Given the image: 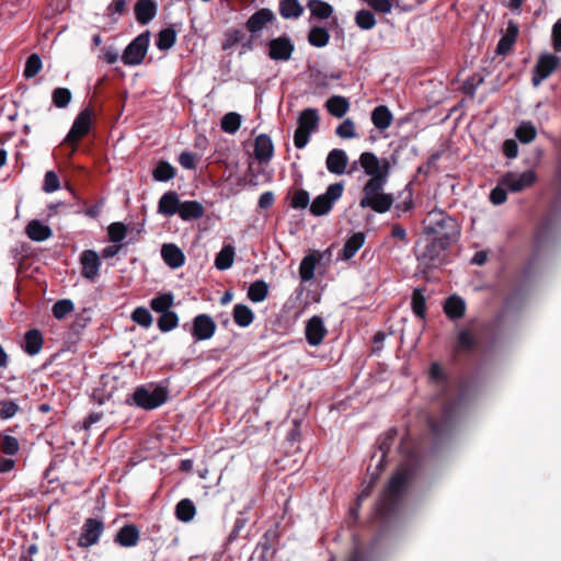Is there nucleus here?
I'll use <instances>...</instances> for the list:
<instances>
[{"label":"nucleus","instance_id":"nucleus-45","mask_svg":"<svg viewBox=\"0 0 561 561\" xmlns=\"http://www.w3.org/2000/svg\"><path fill=\"white\" fill-rule=\"evenodd\" d=\"M330 41V34L325 27L313 26L308 34V42L313 47H324Z\"/></svg>","mask_w":561,"mask_h":561},{"label":"nucleus","instance_id":"nucleus-12","mask_svg":"<svg viewBox=\"0 0 561 561\" xmlns=\"http://www.w3.org/2000/svg\"><path fill=\"white\" fill-rule=\"evenodd\" d=\"M559 57L551 54L540 56L534 69V75L531 78L533 84L538 87L554 71L559 65Z\"/></svg>","mask_w":561,"mask_h":561},{"label":"nucleus","instance_id":"nucleus-29","mask_svg":"<svg viewBox=\"0 0 561 561\" xmlns=\"http://www.w3.org/2000/svg\"><path fill=\"white\" fill-rule=\"evenodd\" d=\"M387 165L383 167V172L377 176H370L363 187V197L369 198L377 194L382 193V188L388 181Z\"/></svg>","mask_w":561,"mask_h":561},{"label":"nucleus","instance_id":"nucleus-40","mask_svg":"<svg viewBox=\"0 0 561 561\" xmlns=\"http://www.w3.org/2000/svg\"><path fill=\"white\" fill-rule=\"evenodd\" d=\"M196 514V507L190 499L181 500L175 506V516L179 520L188 523Z\"/></svg>","mask_w":561,"mask_h":561},{"label":"nucleus","instance_id":"nucleus-30","mask_svg":"<svg viewBox=\"0 0 561 561\" xmlns=\"http://www.w3.org/2000/svg\"><path fill=\"white\" fill-rule=\"evenodd\" d=\"M365 233L355 232L345 242L342 251L339 253V259L347 261L352 259L356 252L364 245Z\"/></svg>","mask_w":561,"mask_h":561},{"label":"nucleus","instance_id":"nucleus-8","mask_svg":"<svg viewBox=\"0 0 561 561\" xmlns=\"http://www.w3.org/2000/svg\"><path fill=\"white\" fill-rule=\"evenodd\" d=\"M104 523L99 518H87L81 527V534L78 539L80 548H89L99 542L104 531Z\"/></svg>","mask_w":561,"mask_h":561},{"label":"nucleus","instance_id":"nucleus-18","mask_svg":"<svg viewBox=\"0 0 561 561\" xmlns=\"http://www.w3.org/2000/svg\"><path fill=\"white\" fill-rule=\"evenodd\" d=\"M139 539V528L135 524H126L116 533L114 542L124 548H131L138 545Z\"/></svg>","mask_w":561,"mask_h":561},{"label":"nucleus","instance_id":"nucleus-46","mask_svg":"<svg viewBox=\"0 0 561 561\" xmlns=\"http://www.w3.org/2000/svg\"><path fill=\"white\" fill-rule=\"evenodd\" d=\"M307 7L310 9L311 14L320 20H327L333 13L332 5L322 0H309Z\"/></svg>","mask_w":561,"mask_h":561},{"label":"nucleus","instance_id":"nucleus-17","mask_svg":"<svg viewBox=\"0 0 561 561\" xmlns=\"http://www.w3.org/2000/svg\"><path fill=\"white\" fill-rule=\"evenodd\" d=\"M397 436H398L397 428H390L383 435L379 436L378 449L381 453V455H380V459L377 463V472L373 473V480H376L379 477L380 472L383 470V468L386 466V457H387L388 453L390 451Z\"/></svg>","mask_w":561,"mask_h":561},{"label":"nucleus","instance_id":"nucleus-33","mask_svg":"<svg viewBox=\"0 0 561 561\" xmlns=\"http://www.w3.org/2000/svg\"><path fill=\"white\" fill-rule=\"evenodd\" d=\"M428 378L431 381L442 388V394L445 396L449 386V376L437 362H434L430 366Z\"/></svg>","mask_w":561,"mask_h":561},{"label":"nucleus","instance_id":"nucleus-39","mask_svg":"<svg viewBox=\"0 0 561 561\" xmlns=\"http://www.w3.org/2000/svg\"><path fill=\"white\" fill-rule=\"evenodd\" d=\"M234 248L231 244L222 247L215 259V266L219 271H226L230 268L234 260Z\"/></svg>","mask_w":561,"mask_h":561},{"label":"nucleus","instance_id":"nucleus-4","mask_svg":"<svg viewBox=\"0 0 561 561\" xmlns=\"http://www.w3.org/2000/svg\"><path fill=\"white\" fill-rule=\"evenodd\" d=\"M93 111L85 107L76 116L70 130L65 137L62 145L70 146L71 150L69 157H72L78 148L80 140L85 137L92 128Z\"/></svg>","mask_w":561,"mask_h":561},{"label":"nucleus","instance_id":"nucleus-9","mask_svg":"<svg viewBox=\"0 0 561 561\" xmlns=\"http://www.w3.org/2000/svg\"><path fill=\"white\" fill-rule=\"evenodd\" d=\"M536 180V172L533 170H527L522 174L507 172L501 178V183L505 185L511 192L518 193L527 187L533 186Z\"/></svg>","mask_w":561,"mask_h":561},{"label":"nucleus","instance_id":"nucleus-52","mask_svg":"<svg viewBox=\"0 0 561 561\" xmlns=\"http://www.w3.org/2000/svg\"><path fill=\"white\" fill-rule=\"evenodd\" d=\"M42 67L43 62L41 57L37 54H31L25 61L23 76L26 79L34 78L42 70Z\"/></svg>","mask_w":561,"mask_h":561},{"label":"nucleus","instance_id":"nucleus-51","mask_svg":"<svg viewBox=\"0 0 561 561\" xmlns=\"http://www.w3.org/2000/svg\"><path fill=\"white\" fill-rule=\"evenodd\" d=\"M241 126V116L236 112H229L221 118L220 127L225 133L234 134Z\"/></svg>","mask_w":561,"mask_h":561},{"label":"nucleus","instance_id":"nucleus-35","mask_svg":"<svg viewBox=\"0 0 561 561\" xmlns=\"http://www.w3.org/2000/svg\"><path fill=\"white\" fill-rule=\"evenodd\" d=\"M320 260L321 255L318 253H311L301 260L299 275L304 282H309L314 277V270Z\"/></svg>","mask_w":561,"mask_h":561},{"label":"nucleus","instance_id":"nucleus-13","mask_svg":"<svg viewBox=\"0 0 561 561\" xmlns=\"http://www.w3.org/2000/svg\"><path fill=\"white\" fill-rule=\"evenodd\" d=\"M359 163L365 173L369 176H377L382 174L385 165H387V175L390 173L391 165L388 159L379 160L378 157L373 152H363L359 157Z\"/></svg>","mask_w":561,"mask_h":561},{"label":"nucleus","instance_id":"nucleus-23","mask_svg":"<svg viewBox=\"0 0 561 561\" xmlns=\"http://www.w3.org/2000/svg\"><path fill=\"white\" fill-rule=\"evenodd\" d=\"M134 11L137 22L146 25L157 15V4L153 0H138Z\"/></svg>","mask_w":561,"mask_h":561},{"label":"nucleus","instance_id":"nucleus-43","mask_svg":"<svg viewBox=\"0 0 561 561\" xmlns=\"http://www.w3.org/2000/svg\"><path fill=\"white\" fill-rule=\"evenodd\" d=\"M174 304V296L172 293L159 294L150 300V308L158 313L170 311Z\"/></svg>","mask_w":561,"mask_h":561},{"label":"nucleus","instance_id":"nucleus-37","mask_svg":"<svg viewBox=\"0 0 561 561\" xmlns=\"http://www.w3.org/2000/svg\"><path fill=\"white\" fill-rule=\"evenodd\" d=\"M233 321L241 328L249 327L254 320V313L250 307L243 304H237L232 311Z\"/></svg>","mask_w":561,"mask_h":561},{"label":"nucleus","instance_id":"nucleus-42","mask_svg":"<svg viewBox=\"0 0 561 561\" xmlns=\"http://www.w3.org/2000/svg\"><path fill=\"white\" fill-rule=\"evenodd\" d=\"M176 174L175 168L168 161L161 160L157 163L152 170V176L156 181L168 182L172 180Z\"/></svg>","mask_w":561,"mask_h":561},{"label":"nucleus","instance_id":"nucleus-64","mask_svg":"<svg viewBox=\"0 0 561 561\" xmlns=\"http://www.w3.org/2000/svg\"><path fill=\"white\" fill-rule=\"evenodd\" d=\"M507 191H510L505 185L499 181V184L491 191L490 201L494 205H501L507 199Z\"/></svg>","mask_w":561,"mask_h":561},{"label":"nucleus","instance_id":"nucleus-62","mask_svg":"<svg viewBox=\"0 0 561 561\" xmlns=\"http://www.w3.org/2000/svg\"><path fill=\"white\" fill-rule=\"evenodd\" d=\"M483 82V77H481L480 75H473L471 77H469L465 82H463V85H462V92L470 96V98H473L474 94H476V91L478 89V87Z\"/></svg>","mask_w":561,"mask_h":561},{"label":"nucleus","instance_id":"nucleus-47","mask_svg":"<svg viewBox=\"0 0 561 561\" xmlns=\"http://www.w3.org/2000/svg\"><path fill=\"white\" fill-rule=\"evenodd\" d=\"M176 42V32L172 27H167L158 33L156 45L160 50H169Z\"/></svg>","mask_w":561,"mask_h":561},{"label":"nucleus","instance_id":"nucleus-49","mask_svg":"<svg viewBox=\"0 0 561 561\" xmlns=\"http://www.w3.org/2000/svg\"><path fill=\"white\" fill-rule=\"evenodd\" d=\"M158 329L165 333L170 332L179 325V316L174 311H167L160 313L157 321Z\"/></svg>","mask_w":561,"mask_h":561},{"label":"nucleus","instance_id":"nucleus-48","mask_svg":"<svg viewBox=\"0 0 561 561\" xmlns=\"http://www.w3.org/2000/svg\"><path fill=\"white\" fill-rule=\"evenodd\" d=\"M537 136V129L531 122H522L515 130V137L522 144H529L535 140Z\"/></svg>","mask_w":561,"mask_h":561},{"label":"nucleus","instance_id":"nucleus-61","mask_svg":"<svg viewBox=\"0 0 561 561\" xmlns=\"http://www.w3.org/2000/svg\"><path fill=\"white\" fill-rule=\"evenodd\" d=\"M309 193L306 190L296 191L290 201V207L295 209L306 208L309 204Z\"/></svg>","mask_w":561,"mask_h":561},{"label":"nucleus","instance_id":"nucleus-1","mask_svg":"<svg viewBox=\"0 0 561 561\" xmlns=\"http://www.w3.org/2000/svg\"><path fill=\"white\" fill-rule=\"evenodd\" d=\"M410 478L407 469H401L391 477L375 507V514L380 520L388 519L397 512Z\"/></svg>","mask_w":561,"mask_h":561},{"label":"nucleus","instance_id":"nucleus-21","mask_svg":"<svg viewBox=\"0 0 561 561\" xmlns=\"http://www.w3.org/2000/svg\"><path fill=\"white\" fill-rule=\"evenodd\" d=\"M347 162V154L342 149L331 150L325 161L329 172L337 175L346 172Z\"/></svg>","mask_w":561,"mask_h":561},{"label":"nucleus","instance_id":"nucleus-24","mask_svg":"<svg viewBox=\"0 0 561 561\" xmlns=\"http://www.w3.org/2000/svg\"><path fill=\"white\" fill-rule=\"evenodd\" d=\"M161 256L164 263L171 268H179L185 262L184 253L178 245L173 243H165L162 245Z\"/></svg>","mask_w":561,"mask_h":561},{"label":"nucleus","instance_id":"nucleus-16","mask_svg":"<svg viewBox=\"0 0 561 561\" xmlns=\"http://www.w3.org/2000/svg\"><path fill=\"white\" fill-rule=\"evenodd\" d=\"M275 20V14L268 8H262L255 11L245 22L244 26L248 32L256 35L260 33L267 24L272 23Z\"/></svg>","mask_w":561,"mask_h":561},{"label":"nucleus","instance_id":"nucleus-60","mask_svg":"<svg viewBox=\"0 0 561 561\" xmlns=\"http://www.w3.org/2000/svg\"><path fill=\"white\" fill-rule=\"evenodd\" d=\"M335 134L344 139L354 138L356 136L354 122L351 118L344 119L336 127Z\"/></svg>","mask_w":561,"mask_h":561},{"label":"nucleus","instance_id":"nucleus-58","mask_svg":"<svg viewBox=\"0 0 561 561\" xmlns=\"http://www.w3.org/2000/svg\"><path fill=\"white\" fill-rule=\"evenodd\" d=\"M127 228L123 222H113L107 228V234L111 242L118 243L126 237Z\"/></svg>","mask_w":561,"mask_h":561},{"label":"nucleus","instance_id":"nucleus-34","mask_svg":"<svg viewBox=\"0 0 561 561\" xmlns=\"http://www.w3.org/2000/svg\"><path fill=\"white\" fill-rule=\"evenodd\" d=\"M328 112L337 118L343 117L350 110V102L345 96L333 95L325 102Z\"/></svg>","mask_w":561,"mask_h":561},{"label":"nucleus","instance_id":"nucleus-19","mask_svg":"<svg viewBox=\"0 0 561 561\" xmlns=\"http://www.w3.org/2000/svg\"><path fill=\"white\" fill-rule=\"evenodd\" d=\"M274 154V145L267 134L259 135L254 140V157L261 164L268 163Z\"/></svg>","mask_w":561,"mask_h":561},{"label":"nucleus","instance_id":"nucleus-6","mask_svg":"<svg viewBox=\"0 0 561 561\" xmlns=\"http://www.w3.org/2000/svg\"><path fill=\"white\" fill-rule=\"evenodd\" d=\"M150 43V32L145 31L135 37L125 48L122 55V61L126 66L140 65L148 51Z\"/></svg>","mask_w":561,"mask_h":561},{"label":"nucleus","instance_id":"nucleus-27","mask_svg":"<svg viewBox=\"0 0 561 561\" xmlns=\"http://www.w3.org/2000/svg\"><path fill=\"white\" fill-rule=\"evenodd\" d=\"M178 214L184 221L196 220L205 215V208L197 201H185L181 203Z\"/></svg>","mask_w":561,"mask_h":561},{"label":"nucleus","instance_id":"nucleus-36","mask_svg":"<svg viewBox=\"0 0 561 561\" xmlns=\"http://www.w3.org/2000/svg\"><path fill=\"white\" fill-rule=\"evenodd\" d=\"M517 35L518 26L511 21L507 25L506 34L497 43L496 53L499 55H506L516 42Z\"/></svg>","mask_w":561,"mask_h":561},{"label":"nucleus","instance_id":"nucleus-50","mask_svg":"<svg viewBox=\"0 0 561 561\" xmlns=\"http://www.w3.org/2000/svg\"><path fill=\"white\" fill-rule=\"evenodd\" d=\"M247 38L245 32L239 28H229L225 33L224 41L221 43L222 50H229L236 45L240 44L243 39Z\"/></svg>","mask_w":561,"mask_h":561},{"label":"nucleus","instance_id":"nucleus-22","mask_svg":"<svg viewBox=\"0 0 561 561\" xmlns=\"http://www.w3.org/2000/svg\"><path fill=\"white\" fill-rule=\"evenodd\" d=\"M466 309L465 300L458 295L449 296L443 305L446 317L453 321L461 319L466 313Z\"/></svg>","mask_w":561,"mask_h":561},{"label":"nucleus","instance_id":"nucleus-10","mask_svg":"<svg viewBox=\"0 0 561 561\" xmlns=\"http://www.w3.org/2000/svg\"><path fill=\"white\" fill-rule=\"evenodd\" d=\"M268 57L276 61H287L295 50L293 41L287 35H282L267 43Z\"/></svg>","mask_w":561,"mask_h":561},{"label":"nucleus","instance_id":"nucleus-59","mask_svg":"<svg viewBox=\"0 0 561 561\" xmlns=\"http://www.w3.org/2000/svg\"><path fill=\"white\" fill-rule=\"evenodd\" d=\"M20 411V407L13 400H1L0 401V419L9 420L13 417Z\"/></svg>","mask_w":561,"mask_h":561},{"label":"nucleus","instance_id":"nucleus-25","mask_svg":"<svg viewBox=\"0 0 561 561\" xmlns=\"http://www.w3.org/2000/svg\"><path fill=\"white\" fill-rule=\"evenodd\" d=\"M181 201L174 191L164 193L158 203V213L164 216H173L179 213Z\"/></svg>","mask_w":561,"mask_h":561},{"label":"nucleus","instance_id":"nucleus-38","mask_svg":"<svg viewBox=\"0 0 561 561\" xmlns=\"http://www.w3.org/2000/svg\"><path fill=\"white\" fill-rule=\"evenodd\" d=\"M304 13V7L298 0H280L279 14L284 19H298Z\"/></svg>","mask_w":561,"mask_h":561},{"label":"nucleus","instance_id":"nucleus-5","mask_svg":"<svg viewBox=\"0 0 561 561\" xmlns=\"http://www.w3.org/2000/svg\"><path fill=\"white\" fill-rule=\"evenodd\" d=\"M320 116L316 108L308 107L300 112L297 119V128L294 133V145L297 149H302L307 146L311 133L316 131L319 127Z\"/></svg>","mask_w":561,"mask_h":561},{"label":"nucleus","instance_id":"nucleus-7","mask_svg":"<svg viewBox=\"0 0 561 561\" xmlns=\"http://www.w3.org/2000/svg\"><path fill=\"white\" fill-rule=\"evenodd\" d=\"M343 192V182H336L329 185L324 194L317 196L312 201L310 205V213L313 216L327 215L332 209L334 203L341 198Z\"/></svg>","mask_w":561,"mask_h":561},{"label":"nucleus","instance_id":"nucleus-11","mask_svg":"<svg viewBox=\"0 0 561 561\" xmlns=\"http://www.w3.org/2000/svg\"><path fill=\"white\" fill-rule=\"evenodd\" d=\"M216 328L217 325L210 316L201 313L193 319L191 334L195 341L209 340L215 334Z\"/></svg>","mask_w":561,"mask_h":561},{"label":"nucleus","instance_id":"nucleus-56","mask_svg":"<svg viewBox=\"0 0 561 561\" xmlns=\"http://www.w3.org/2000/svg\"><path fill=\"white\" fill-rule=\"evenodd\" d=\"M0 450L8 456H14L20 450V443L18 438L11 435H3L0 442Z\"/></svg>","mask_w":561,"mask_h":561},{"label":"nucleus","instance_id":"nucleus-26","mask_svg":"<svg viewBox=\"0 0 561 561\" xmlns=\"http://www.w3.org/2000/svg\"><path fill=\"white\" fill-rule=\"evenodd\" d=\"M451 244L435 237L423 250L421 259L428 263H435L439 260L442 253L450 248Z\"/></svg>","mask_w":561,"mask_h":561},{"label":"nucleus","instance_id":"nucleus-20","mask_svg":"<svg viewBox=\"0 0 561 561\" xmlns=\"http://www.w3.org/2000/svg\"><path fill=\"white\" fill-rule=\"evenodd\" d=\"M393 205V197L391 194L380 193L369 198H360L359 206L362 208H370L376 213H387Z\"/></svg>","mask_w":561,"mask_h":561},{"label":"nucleus","instance_id":"nucleus-2","mask_svg":"<svg viewBox=\"0 0 561 561\" xmlns=\"http://www.w3.org/2000/svg\"><path fill=\"white\" fill-rule=\"evenodd\" d=\"M427 222L424 228L426 234H434L450 244L457 242L460 228L451 216L442 210H433L427 216Z\"/></svg>","mask_w":561,"mask_h":561},{"label":"nucleus","instance_id":"nucleus-55","mask_svg":"<svg viewBox=\"0 0 561 561\" xmlns=\"http://www.w3.org/2000/svg\"><path fill=\"white\" fill-rule=\"evenodd\" d=\"M73 309L75 305L70 299H60L53 305L51 312L57 320H62Z\"/></svg>","mask_w":561,"mask_h":561},{"label":"nucleus","instance_id":"nucleus-31","mask_svg":"<svg viewBox=\"0 0 561 561\" xmlns=\"http://www.w3.org/2000/svg\"><path fill=\"white\" fill-rule=\"evenodd\" d=\"M392 121L393 115L387 105H378L371 112V122L379 130L389 128Z\"/></svg>","mask_w":561,"mask_h":561},{"label":"nucleus","instance_id":"nucleus-54","mask_svg":"<svg viewBox=\"0 0 561 561\" xmlns=\"http://www.w3.org/2000/svg\"><path fill=\"white\" fill-rule=\"evenodd\" d=\"M355 23L362 30H371L376 25V18L374 13L369 10H359L355 15Z\"/></svg>","mask_w":561,"mask_h":561},{"label":"nucleus","instance_id":"nucleus-44","mask_svg":"<svg viewBox=\"0 0 561 561\" xmlns=\"http://www.w3.org/2000/svg\"><path fill=\"white\" fill-rule=\"evenodd\" d=\"M268 295V285L263 279L253 282L248 289V298L252 302H261L266 299Z\"/></svg>","mask_w":561,"mask_h":561},{"label":"nucleus","instance_id":"nucleus-15","mask_svg":"<svg viewBox=\"0 0 561 561\" xmlns=\"http://www.w3.org/2000/svg\"><path fill=\"white\" fill-rule=\"evenodd\" d=\"M328 330L324 325L323 319L319 316L311 317L305 329L307 342L312 346H318L325 337Z\"/></svg>","mask_w":561,"mask_h":561},{"label":"nucleus","instance_id":"nucleus-57","mask_svg":"<svg viewBox=\"0 0 561 561\" xmlns=\"http://www.w3.org/2000/svg\"><path fill=\"white\" fill-rule=\"evenodd\" d=\"M131 320L144 328H149L153 321L151 313L145 307H137L131 312Z\"/></svg>","mask_w":561,"mask_h":561},{"label":"nucleus","instance_id":"nucleus-28","mask_svg":"<svg viewBox=\"0 0 561 561\" xmlns=\"http://www.w3.org/2000/svg\"><path fill=\"white\" fill-rule=\"evenodd\" d=\"M44 337L38 329H31L24 335L23 350L26 354L34 356L38 354L43 347Z\"/></svg>","mask_w":561,"mask_h":561},{"label":"nucleus","instance_id":"nucleus-41","mask_svg":"<svg viewBox=\"0 0 561 561\" xmlns=\"http://www.w3.org/2000/svg\"><path fill=\"white\" fill-rule=\"evenodd\" d=\"M411 308L413 313L422 319L425 320L426 318V299L424 296V289L423 288H415L412 293L411 298Z\"/></svg>","mask_w":561,"mask_h":561},{"label":"nucleus","instance_id":"nucleus-53","mask_svg":"<svg viewBox=\"0 0 561 561\" xmlns=\"http://www.w3.org/2000/svg\"><path fill=\"white\" fill-rule=\"evenodd\" d=\"M72 94L67 88H56L51 93L53 104L58 108H65L71 102Z\"/></svg>","mask_w":561,"mask_h":561},{"label":"nucleus","instance_id":"nucleus-63","mask_svg":"<svg viewBox=\"0 0 561 561\" xmlns=\"http://www.w3.org/2000/svg\"><path fill=\"white\" fill-rule=\"evenodd\" d=\"M60 187L59 176L55 171H47L44 178L43 191L53 193Z\"/></svg>","mask_w":561,"mask_h":561},{"label":"nucleus","instance_id":"nucleus-32","mask_svg":"<svg viewBox=\"0 0 561 561\" xmlns=\"http://www.w3.org/2000/svg\"><path fill=\"white\" fill-rule=\"evenodd\" d=\"M25 231L31 240L37 242L45 241L51 236V229L36 219L27 224Z\"/></svg>","mask_w":561,"mask_h":561},{"label":"nucleus","instance_id":"nucleus-14","mask_svg":"<svg viewBox=\"0 0 561 561\" xmlns=\"http://www.w3.org/2000/svg\"><path fill=\"white\" fill-rule=\"evenodd\" d=\"M81 275L89 279L94 280L99 275L101 267V260L94 250H84L80 254Z\"/></svg>","mask_w":561,"mask_h":561},{"label":"nucleus","instance_id":"nucleus-3","mask_svg":"<svg viewBox=\"0 0 561 561\" xmlns=\"http://www.w3.org/2000/svg\"><path fill=\"white\" fill-rule=\"evenodd\" d=\"M169 398V390L167 387L161 385H144L138 386L130 399H127V403L135 404L136 407L150 411L154 410L167 402Z\"/></svg>","mask_w":561,"mask_h":561}]
</instances>
